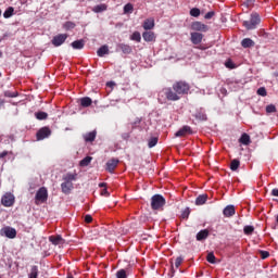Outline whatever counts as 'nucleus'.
<instances>
[{
    "label": "nucleus",
    "mask_w": 278,
    "mask_h": 278,
    "mask_svg": "<svg viewBox=\"0 0 278 278\" xmlns=\"http://www.w3.org/2000/svg\"><path fill=\"white\" fill-rule=\"evenodd\" d=\"M190 92V84L179 80L173 84L172 87H165L159 92V103H166V101H179L181 97Z\"/></svg>",
    "instance_id": "f257e3e1"
},
{
    "label": "nucleus",
    "mask_w": 278,
    "mask_h": 278,
    "mask_svg": "<svg viewBox=\"0 0 278 278\" xmlns=\"http://www.w3.org/2000/svg\"><path fill=\"white\" fill-rule=\"evenodd\" d=\"M164 205H166V199L162 194H154L151 198V207L154 211L164 210Z\"/></svg>",
    "instance_id": "f03ea898"
},
{
    "label": "nucleus",
    "mask_w": 278,
    "mask_h": 278,
    "mask_svg": "<svg viewBox=\"0 0 278 278\" xmlns=\"http://www.w3.org/2000/svg\"><path fill=\"white\" fill-rule=\"evenodd\" d=\"M260 23H262V18L260 17V14L258 13H252L251 17H250V21H244L243 25L248 29H255L257 27V25H260Z\"/></svg>",
    "instance_id": "7ed1b4c3"
},
{
    "label": "nucleus",
    "mask_w": 278,
    "mask_h": 278,
    "mask_svg": "<svg viewBox=\"0 0 278 278\" xmlns=\"http://www.w3.org/2000/svg\"><path fill=\"white\" fill-rule=\"evenodd\" d=\"M47 199H49L47 188L41 187L35 195V203L36 205H39V203H47Z\"/></svg>",
    "instance_id": "20e7f679"
},
{
    "label": "nucleus",
    "mask_w": 278,
    "mask_h": 278,
    "mask_svg": "<svg viewBox=\"0 0 278 278\" xmlns=\"http://www.w3.org/2000/svg\"><path fill=\"white\" fill-rule=\"evenodd\" d=\"M14 194L7 192L2 195L1 198V203L4 207H12V205H14Z\"/></svg>",
    "instance_id": "39448f33"
},
{
    "label": "nucleus",
    "mask_w": 278,
    "mask_h": 278,
    "mask_svg": "<svg viewBox=\"0 0 278 278\" xmlns=\"http://www.w3.org/2000/svg\"><path fill=\"white\" fill-rule=\"evenodd\" d=\"M67 38V34H59L52 38L51 42L53 47H62L64 42H66Z\"/></svg>",
    "instance_id": "423d86ee"
},
{
    "label": "nucleus",
    "mask_w": 278,
    "mask_h": 278,
    "mask_svg": "<svg viewBox=\"0 0 278 278\" xmlns=\"http://www.w3.org/2000/svg\"><path fill=\"white\" fill-rule=\"evenodd\" d=\"M49 136H51V128L48 126L40 128L36 134L37 140H45V138H49Z\"/></svg>",
    "instance_id": "0eeeda50"
},
{
    "label": "nucleus",
    "mask_w": 278,
    "mask_h": 278,
    "mask_svg": "<svg viewBox=\"0 0 278 278\" xmlns=\"http://www.w3.org/2000/svg\"><path fill=\"white\" fill-rule=\"evenodd\" d=\"M1 235L5 236V238H9L10 240H14V238H16V229L10 226L4 227L1 229Z\"/></svg>",
    "instance_id": "6e6552de"
},
{
    "label": "nucleus",
    "mask_w": 278,
    "mask_h": 278,
    "mask_svg": "<svg viewBox=\"0 0 278 278\" xmlns=\"http://www.w3.org/2000/svg\"><path fill=\"white\" fill-rule=\"evenodd\" d=\"M176 138H186V136H192V128L190 126H182L176 134Z\"/></svg>",
    "instance_id": "1a4fd4ad"
},
{
    "label": "nucleus",
    "mask_w": 278,
    "mask_h": 278,
    "mask_svg": "<svg viewBox=\"0 0 278 278\" xmlns=\"http://www.w3.org/2000/svg\"><path fill=\"white\" fill-rule=\"evenodd\" d=\"M191 29H193V31H207L208 27L201 22H193L191 24Z\"/></svg>",
    "instance_id": "9d476101"
},
{
    "label": "nucleus",
    "mask_w": 278,
    "mask_h": 278,
    "mask_svg": "<svg viewBox=\"0 0 278 278\" xmlns=\"http://www.w3.org/2000/svg\"><path fill=\"white\" fill-rule=\"evenodd\" d=\"M223 214L226 218H231V216H236V206L227 205L224 208Z\"/></svg>",
    "instance_id": "9b49d317"
},
{
    "label": "nucleus",
    "mask_w": 278,
    "mask_h": 278,
    "mask_svg": "<svg viewBox=\"0 0 278 278\" xmlns=\"http://www.w3.org/2000/svg\"><path fill=\"white\" fill-rule=\"evenodd\" d=\"M49 242L54 244V247H60V244H64L65 240L64 238H62V236L58 235V236H50Z\"/></svg>",
    "instance_id": "f8f14e48"
},
{
    "label": "nucleus",
    "mask_w": 278,
    "mask_h": 278,
    "mask_svg": "<svg viewBox=\"0 0 278 278\" xmlns=\"http://www.w3.org/2000/svg\"><path fill=\"white\" fill-rule=\"evenodd\" d=\"M192 45H201L203 42V34L201 33H191L190 38Z\"/></svg>",
    "instance_id": "ddd939ff"
},
{
    "label": "nucleus",
    "mask_w": 278,
    "mask_h": 278,
    "mask_svg": "<svg viewBox=\"0 0 278 278\" xmlns=\"http://www.w3.org/2000/svg\"><path fill=\"white\" fill-rule=\"evenodd\" d=\"M116 166H118V160L116 159H111L110 161L106 162V170L108 173H114L116 169Z\"/></svg>",
    "instance_id": "4468645a"
},
{
    "label": "nucleus",
    "mask_w": 278,
    "mask_h": 278,
    "mask_svg": "<svg viewBox=\"0 0 278 278\" xmlns=\"http://www.w3.org/2000/svg\"><path fill=\"white\" fill-rule=\"evenodd\" d=\"M73 182L64 180V182L61 184V190L63 194H71V190H73Z\"/></svg>",
    "instance_id": "2eb2a0df"
},
{
    "label": "nucleus",
    "mask_w": 278,
    "mask_h": 278,
    "mask_svg": "<svg viewBox=\"0 0 278 278\" xmlns=\"http://www.w3.org/2000/svg\"><path fill=\"white\" fill-rule=\"evenodd\" d=\"M142 38L146 42H155V33L147 30L142 34Z\"/></svg>",
    "instance_id": "dca6fc26"
},
{
    "label": "nucleus",
    "mask_w": 278,
    "mask_h": 278,
    "mask_svg": "<svg viewBox=\"0 0 278 278\" xmlns=\"http://www.w3.org/2000/svg\"><path fill=\"white\" fill-rule=\"evenodd\" d=\"M84 139L86 142H94V140L97 139V130L87 132L86 135H84Z\"/></svg>",
    "instance_id": "f3484780"
},
{
    "label": "nucleus",
    "mask_w": 278,
    "mask_h": 278,
    "mask_svg": "<svg viewBox=\"0 0 278 278\" xmlns=\"http://www.w3.org/2000/svg\"><path fill=\"white\" fill-rule=\"evenodd\" d=\"M241 47H243V49H251V47H255V41H253L251 38H244L241 41Z\"/></svg>",
    "instance_id": "a211bd4d"
},
{
    "label": "nucleus",
    "mask_w": 278,
    "mask_h": 278,
    "mask_svg": "<svg viewBox=\"0 0 278 278\" xmlns=\"http://www.w3.org/2000/svg\"><path fill=\"white\" fill-rule=\"evenodd\" d=\"M71 47H73L75 50H81L84 47H86V41L84 39L75 40L71 43Z\"/></svg>",
    "instance_id": "6ab92c4d"
},
{
    "label": "nucleus",
    "mask_w": 278,
    "mask_h": 278,
    "mask_svg": "<svg viewBox=\"0 0 278 278\" xmlns=\"http://www.w3.org/2000/svg\"><path fill=\"white\" fill-rule=\"evenodd\" d=\"M207 236H210V230L207 229L200 230L197 233V240L201 242L202 240H206Z\"/></svg>",
    "instance_id": "aec40b11"
},
{
    "label": "nucleus",
    "mask_w": 278,
    "mask_h": 278,
    "mask_svg": "<svg viewBox=\"0 0 278 278\" xmlns=\"http://www.w3.org/2000/svg\"><path fill=\"white\" fill-rule=\"evenodd\" d=\"M118 49H121V51L123 53H125L126 55H129V53H131V51H132L131 46L126 45V43H119Z\"/></svg>",
    "instance_id": "412c9836"
},
{
    "label": "nucleus",
    "mask_w": 278,
    "mask_h": 278,
    "mask_svg": "<svg viewBox=\"0 0 278 278\" xmlns=\"http://www.w3.org/2000/svg\"><path fill=\"white\" fill-rule=\"evenodd\" d=\"M239 142L247 147L251 144V137L247 132H244L243 135H241Z\"/></svg>",
    "instance_id": "4be33fe9"
},
{
    "label": "nucleus",
    "mask_w": 278,
    "mask_h": 278,
    "mask_svg": "<svg viewBox=\"0 0 278 278\" xmlns=\"http://www.w3.org/2000/svg\"><path fill=\"white\" fill-rule=\"evenodd\" d=\"M38 275H39L38 266L36 265L30 266V269L28 271V278H38Z\"/></svg>",
    "instance_id": "5701e85b"
},
{
    "label": "nucleus",
    "mask_w": 278,
    "mask_h": 278,
    "mask_svg": "<svg viewBox=\"0 0 278 278\" xmlns=\"http://www.w3.org/2000/svg\"><path fill=\"white\" fill-rule=\"evenodd\" d=\"M108 53H110V48H108V46H102L97 51L99 58H103V55H108Z\"/></svg>",
    "instance_id": "b1692460"
},
{
    "label": "nucleus",
    "mask_w": 278,
    "mask_h": 278,
    "mask_svg": "<svg viewBox=\"0 0 278 278\" xmlns=\"http://www.w3.org/2000/svg\"><path fill=\"white\" fill-rule=\"evenodd\" d=\"M81 108H90L92 105V99L90 97H84L80 99Z\"/></svg>",
    "instance_id": "393cba45"
},
{
    "label": "nucleus",
    "mask_w": 278,
    "mask_h": 278,
    "mask_svg": "<svg viewBox=\"0 0 278 278\" xmlns=\"http://www.w3.org/2000/svg\"><path fill=\"white\" fill-rule=\"evenodd\" d=\"M155 27V21L148 18L143 22V29L149 30L153 29Z\"/></svg>",
    "instance_id": "a878e982"
},
{
    "label": "nucleus",
    "mask_w": 278,
    "mask_h": 278,
    "mask_svg": "<svg viewBox=\"0 0 278 278\" xmlns=\"http://www.w3.org/2000/svg\"><path fill=\"white\" fill-rule=\"evenodd\" d=\"M131 273V269H119L116 273V278H127V276Z\"/></svg>",
    "instance_id": "bb28decb"
},
{
    "label": "nucleus",
    "mask_w": 278,
    "mask_h": 278,
    "mask_svg": "<svg viewBox=\"0 0 278 278\" xmlns=\"http://www.w3.org/2000/svg\"><path fill=\"white\" fill-rule=\"evenodd\" d=\"M105 10H108V4H98V5L92 8V12H94L96 14H99L101 12H105Z\"/></svg>",
    "instance_id": "cd10ccee"
},
{
    "label": "nucleus",
    "mask_w": 278,
    "mask_h": 278,
    "mask_svg": "<svg viewBox=\"0 0 278 278\" xmlns=\"http://www.w3.org/2000/svg\"><path fill=\"white\" fill-rule=\"evenodd\" d=\"M35 118H37V121H47V118H49V114H47V112H36L35 113Z\"/></svg>",
    "instance_id": "c85d7f7f"
},
{
    "label": "nucleus",
    "mask_w": 278,
    "mask_h": 278,
    "mask_svg": "<svg viewBox=\"0 0 278 278\" xmlns=\"http://www.w3.org/2000/svg\"><path fill=\"white\" fill-rule=\"evenodd\" d=\"M194 117L197 121H207V115L205 114V111L200 110L194 114Z\"/></svg>",
    "instance_id": "c756f323"
},
{
    "label": "nucleus",
    "mask_w": 278,
    "mask_h": 278,
    "mask_svg": "<svg viewBox=\"0 0 278 278\" xmlns=\"http://www.w3.org/2000/svg\"><path fill=\"white\" fill-rule=\"evenodd\" d=\"M207 201V194H201L195 199V205H205Z\"/></svg>",
    "instance_id": "7c9ffc66"
},
{
    "label": "nucleus",
    "mask_w": 278,
    "mask_h": 278,
    "mask_svg": "<svg viewBox=\"0 0 278 278\" xmlns=\"http://www.w3.org/2000/svg\"><path fill=\"white\" fill-rule=\"evenodd\" d=\"M240 168V160L235 159L230 162V170L236 172Z\"/></svg>",
    "instance_id": "2f4dec72"
},
{
    "label": "nucleus",
    "mask_w": 278,
    "mask_h": 278,
    "mask_svg": "<svg viewBox=\"0 0 278 278\" xmlns=\"http://www.w3.org/2000/svg\"><path fill=\"white\" fill-rule=\"evenodd\" d=\"M63 180L73 184V181L77 180V174H67L63 177Z\"/></svg>",
    "instance_id": "473e14b6"
},
{
    "label": "nucleus",
    "mask_w": 278,
    "mask_h": 278,
    "mask_svg": "<svg viewBox=\"0 0 278 278\" xmlns=\"http://www.w3.org/2000/svg\"><path fill=\"white\" fill-rule=\"evenodd\" d=\"M140 123H142V118L136 117L134 122L129 123L131 129H137V127H140Z\"/></svg>",
    "instance_id": "72a5a7b5"
},
{
    "label": "nucleus",
    "mask_w": 278,
    "mask_h": 278,
    "mask_svg": "<svg viewBox=\"0 0 278 278\" xmlns=\"http://www.w3.org/2000/svg\"><path fill=\"white\" fill-rule=\"evenodd\" d=\"M90 162H92V156H86L79 162V166H90Z\"/></svg>",
    "instance_id": "f704fd0d"
},
{
    "label": "nucleus",
    "mask_w": 278,
    "mask_h": 278,
    "mask_svg": "<svg viewBox=\"0 0 278 278\" xmlns=\"http://www.w3.org/2000/svg\"><path fill=\"white\" fill-rule=\"evenodd\" d=\"M254 231H255V227L253 226H244L243 228V233L245 236H252Z\"/></svg>",
    "instance_id": "c9c22d12"
},
{
    "label": "nucleus",
    "mask_w": 278,
    "mask_h": 278,
    "mask_svg": "<svg viewBox=\"0 0 278 278\" xmlns=\"http://www.w3.org/2000/svg\"><path fill=\"white\" fill-rule=\"evenodd\" d=\"M13 14H14V9H13L12 7H9V8L4 11L3 17H4V18H10V17L13 16Z\"/></svg>",
    "instance_id": "e433bc0d"
},
{
    "label": "nucleus",
    "mask_w": 278,
    "mask_h": 278,
    "mask_svg": "<svg viewBox=\"0 0 278 278\" xmlns=\"http://www.w3.org/2000/svg\"><path fill=\"white\" fill-rule=\"evenodd\" d=\"M206 262H208V264H216V256L214 255V252H210L206 255Z\"/></svg>",
    "instance_id": "4c0bfd02"
},
{
    "label": "nucleus",
    "mask_w": 278,
    "mask_h": 278,
    "mask_svg": "<svg viewBox=\"0 0 278 278\" xmlns=\"http://www.w3.org/2000/svg\"><path fill=\"white\" fill-rule=\"evenodd\" d=\"M130 40H135V42H140L142 40V36L140 35L139 31H135L131 35Z\"/></svg>",
    "instance_id": "58836bf2"
},
{
    "label": "nucleus",
    "mask_w": 278,
    "mask_h": 278,
    "mask_svg": "<svg viewBox=\"0 0 278 278\" xmlns=\"http://www.w3.org/2000/svg\"><path fill=\"white\" fill-rule=\"evenodd\" d=\"M134 12V4L127 3L124 7V14H131Z\"/></svg>",
    "instance_id": "ea45409f"
},
{
    "label": "nucleus",
    "mask_w": 278,
    "mask_h": 278,
    "mask_svg": "<svg viewBox=\"0 0 278 278\" xmlns=\"http://www.w3.org/2000/svg\"><path fill=\"white\" fill-rule=\"evenodd\" d=\"M243 8H248V10H250L251 8H253L255 5V0H245L242 3Z\"/></svg>",
    "instance_id": "a19ab883"
},
{
    "label": "nucleus",
    "mask_w": 278,
    "mask_h": 278,
    "mask_svg": "<svg viewBox=\"0 0 278 278\" xmlns=\"http://www.w3.org/2000/svg\"><path fill=\"white\" fill-rule=\"evenodd\" d=\"M155 144H157V137L150 138L148 141L149 149H153V147H155Z\"/></svg>",
    "instance_id": "79ce46f5"
},
{
    "label": "nucleus",
    "mask_w": 278,
    "mask_h": 278,
    "mask_svg": "<svg viewBox=\"0 0 278 278\" xmlns=\"http://www.w3.org/2000/svg\"><path fill=\"white\" fill-rule=\"evenodd\" d=\"M190 15L194 16V18L201 16V10H199L198 8H193L190 10Z\"/></svg>",
    "instance_id": "37998d69"
},
{
    "label": "nucleus",
    "mask_w": 278,
    "mask_h": 278,
    "mask_svg": "<svg viewBox=\"0 0 278 278\" xmlns=\"http://www.w3.org/2000/svg\"><path fill=\"white\" fill-rule=\"evenodd\" d=\"M190 216V208L187 207L181 212L180 218L188 220V217Z\"/></svg>",
    "instance_id": "c03bdc74"
},
{
    "label": "nucleus",
    "mask_w": 278,
    "mask_h": 278,
    "mask_svg": "<svg viewBox=\"0 0 278 278\" xmlns=\"http://www.w3.org/2000/svg\"><path fill=\"white\" fill-rule=\"evenodd\" d=\"M63 27H64V29H66V31H68V29H75V23H73V22H65L63 24Z\"/></svg>",
    "instance_id": "a18cd8bd"
},
{
    "label": "nucleus",
    "mask_w": 278,
    "mask_h": 278,
    "mask_svg": "<svg viewBox=\"0 0 278 278\" xmlns=\"http://www.w3.org/2000/svg\"><path fill=\"white\" fill-rule=\"evenodd\" d=\"M4 97H9V99H14L15 97H18V92L16 91H5Z\"/></svg>",
    "instance_id": "49530a36"
},
{
    "label": "nucleus",
    "mask_w": 278,
    "mask_h": 278,
    "mask_svg": "<svg viewBox=\"0 0 278 278\" xmlns=\"http://www.w3.org/2000/svg\"><path fill=\"white\" fill-rule=\"evenodd\" d=\"M266 112H267V114H273V113L277 112V106H275L274 104H268L266 106Z\"/></svg>",
    "instance_id": "de8ad7c7"
},
{
    "label": "nucleus",
    "mask_w": 278,
    "mask_h": 278,
    "mask_svg": "<svg viewBox=\"0 0 278 278\" xmlns=\"http://www.w3.org/2000/svg\"><path fill=\"white\" fill-rule=\"evenodd\" d=\"M260 255L263 260H268V257H270V252L261 250Z\"/></svg>",
    "instance_id": "09e8293b"
},
{
    "label": "nucleus",
    "mask_w": 278,
    "mask_h": 278,
    "mask_svg": "<svg viewBox=\"0 0 278 278\" xmlns=\"http://www.w3.org/2000/svg\"><path fill=\"white\" fill-rule=\"evenodd\" d=\"M256 92H257V94H258L260 97H266V94H267L265 87L258 88Z\"/></svg>",
    "instance_id": "8fccbe9b"
},
{
    "label": "nucleus",
    "mask_w": 278,
    "mask_h": 278,
    "mask_svg": "<svg viewBox=\"0 0 278 278\" xmlns=\"http://www.w3.org/2000/svg\"><path fill=\"white\" fill-rule=\"evenodd\" d=\"M184 263V257L178 256L175 261V266L176 268H179V266H181V264Z\"/></svg>",
    "instance_id": "3c124183"
},
{
    "label": "nucleus",
    "mask_w": 278,
    "mask_h": 278,
    "mask_svg": "<svg viewBox=\"0 0 278 278\" xmlns=\"http://www.w3.org/2000/svg\"><path fill=\"white\" fill-rule=\"evenodd\" d=\"M214 11H210V12H207L205 15H204V18L206 20V21H210V18H213L214 17Z\"/></svg>",
    "instance_id": "603ef678"
},
{
    "label": "nucleus",
    "mask_w": 278,
    "mask_h": 278,
    "mask_svg": "<svg viewBox=\"0 0 278 278\" xmlns=\"http://www.w3.org/2000/svg\"><path fill=\"white\" fill-rule=\"evenodd\" d=\"M225 66H226V68H236V66L233 65V62H231V61H227L225 63Z\"/></svg>",
    "instance_id": "864d4df0"
},
{
    "label": "nucleus",
    "mask_w": 278,
    "mask_h": 278,
    "mask_svg": "<svg viewBox=\"0 0 278 278\" xmlns=\"http://www.w3.org/2000/svg\"><path fill=\"white\" fill-rule=\"evenodd\" d=\"M101 195L102 197H110V192L108 191V188L102 189Z\"/></svg>",
    "instance_id": "5fc2aeb1"
},
{
    "label": "nucleus",
    "mask_w": 278,
    "mask_h": 278,
    "mask_svg": "<svg viewBox=\"0 0 278 278\" xmlns=\"http://www.w3.org/2000/svg\"><path fill=\"white\" fill-rule=\"evenodd\" d=\"M85 223H87V224L92 223V216L91 215H86L85 216Z\"/></svg>",
    "instance_id": "6e6d98bb"
},
{
    "label": "nucleus",
    "mask_w": 278,
    "mask_h": 278,
    "mask_svg": "<svg viewBox=\"0 0 278 278\" xmlns=\"http://www.w3.org/2000/svg\"><path fill=\"white\" fill-rule=\"evenodd\" d=\"M10 152L8 151H3L2 153H0V160H2L3 157H7V155H9Z\"/></svg>",
    "instance_id": "4d7b16f0"
},
{
    "label": "nucleus",
    "mask_w": 278,
    "mask_h": 278,
    "mask_svg": "<svg viewBox=\"0 0 278 278\" xmlns=\"http://www.w3.org/2000/svg\"><path fill=\"white\" fill-rule=\"evenodd\" d=\"M271 194L273 197H278V189H273Z\"/></svg>",
    "instance_id": "13d9d810"
},
{
    "label": "nucleus",
    "mask_w": 278,
    "mask_h": 278,
    "mask_svg": "<svg viewBox=\"0 0 278 278\" xmlns=\"http://www.w3.org/2000/svg\"><path fill=\"white\" fill-rule=\"evenodd\" d=\"M108 187V184H105V182H100L99 184V188H106Z\"/></svg>",
    "instance_id": "bf43d9fd"
},
{
    "label": "nucleus",
    "mask_w": 278,
    "mask_h": 278,
    "mask_svg": "<svg viewBox=\"0 0 278 278\" xmlns=\"http://www.w3.org/2000/svg\"><path fill=\"white\" fill-rule=\"evenodd\" d=\"M4 103H5V101L0 100V108H3Z\"/></svg>",
    "instance_id": "052dcab7"
},
{
    "label": "nucleus",
    "mask_w": 278,
    "mask_h": 278,
    "mask_svg": "<svg viewBox=\"0 0 278 278\" xmlns=\"http://www.w3.org/2000/svg\"><path fill=\"white\" fill-rule=\"evenodd\" d=\"M106 86H114V83H108Z\"/></svg>",
    "instance_id": "680f3d73"
},
{
    "label": "nucleus",
    "mask_w": 278,
    "mask_h": 278,
    "mask_svg": "<svg viewBox=\"0 0 278 278\" xmlns=\"http://www.w3.org/2000/svg\"><path fill=\"white\" fill-rule=\"evenodd\" d=\"M225 92H227V89H222V93H225Z\"/></svg>",
    "instance_id": "e2e57ef3"
},
{
    "label": "nucleus",
    "mask_w": 278,
    "mask_h": 278,
    "mask_svg": "<svg viewBox=\"0 0 278 278\" xmlns=\"http://www.w3.org/2000/svg\"><path fill=\"white\" fill-rule=\"evenodd\" d=\"M2 56H3V52L0 51V58H2Z\"/></svg>",
    "instance_id": "0e129e2a"
},
{
    "label": "nucleus",
    "mask_w": 278,
    "mask_h": 278,
    "mask_svg": "<svg viewBox=\"0 0 278 278\" xmlns=\"http://www.w3.org/2000/svg\"><path fill=\"white\" fill-rule=\"evenodd\" d=\"M276 223H277V225H278V215L276 216Z\"/></svg>",
    "instance_id": "69168bd1"
},
{
    "label": "nucleus",
    "mask_w": 278,
    "mask_h": 278,
    "mask_svg": "<svg viewBox=\"0 0 278 278\" xmlns=\"http://www.w3.org/2000/svg\"><path fill=\"white\" fill-rule=\"evenodd\" d=\"M199 49H203V48L199 47Z\"/></svg>",
    "instance_id": "338daca9"
},
{
    "label": "nucleus",
    "mask_w": 278,
    "mask_h": 278,
    "mask_svg": "<svg viewBox=\"0 0 278 278\" xmlns=\"http://www.w3.org/2000/svg\"><path fill=\"white\" fill-rule=\"evenodd\" d=\"M0 77H1V72H0Z\"/></svg>",
    "instance_id": "774afa93"
}]
</instances>
